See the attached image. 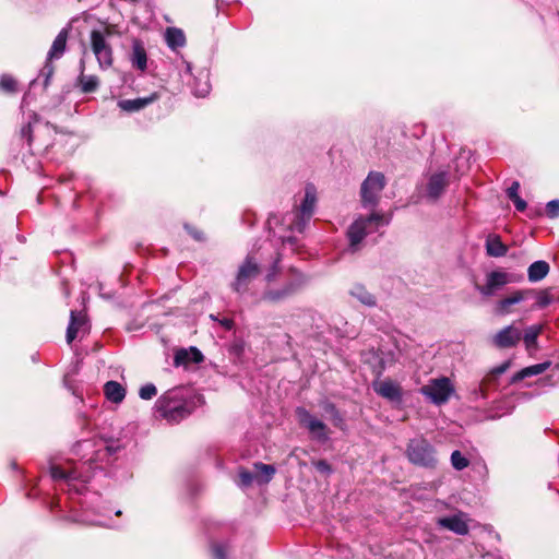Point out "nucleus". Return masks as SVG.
Segmentation results:
<instances>
[{
    "label": "nucleus",
    "instance_id": "5701e85b",
    "mask_svg": "<svg viewBox=\"0 0 559 559\" xmlns=\"http://www.w3.org/2000/svg\"><path fill=\"white\" fill-rule=\"evenodd\" d=\"M203 360L202 353L197 347H190L189 349H180L175 355V365H187L189 362H201Z\"/></svg>",
    "mask_w": 559,
    "mask_h": 559
},
{
    "label": "nucleus",
    "instance_id": "aec40b11",
    "mask_svg": "<svg viewBox=\"0 0 559 559\" xmlns=\"http://www.w3.org/2000/svg\"><path fill=\"white\" fill-rule=\"evenodd\" d=\"M486 253L492 258H501L508 253V247L502 242L501 237L489 234L485 242Z\"/></svg>",
    "mask_w": 559,
    "mask_h": 559
},
{
    "label": "nucleus",
    "instance_id": "4c0bfd02",
    "mask_svg": "<svg viewBox=\"0 0 559 559\" xmlns=\"http://www.w3.org/2000/svg\"><path fill=\"white\" fill-rule=\"evenodd\" d=\"M551 301H552V298L549 295V293L546 290H543L536 295L535 307L538 309H543V308L547 307L548 305H550Z\"/></svg>",
    "mask_w": 559,
    "mask_h": 559
},
{
    "label": "nucleus",
    "instance_id": "ddd939ff",
    "mask_svg": "<svg viewBox=\"0 0 559 559\" xmlns=\"http://www.w3.org/2000/svg\"><path fill=\"white\" fill-rule=\"evenodd\" d=\"M521 338V330L513 324H510L495 334L492 337V344L498 348H510L516 346Z\"/></svg>",
    "mask_w": 559,
    "mask_h": 559
},
{
    "label": "nucleus",
    "instance_id": "dca6fc26",
    "mask_svg": "<svg viewBox=\"0 0 559 559\" xmlns=\"http://www.w3.org/2000/svg\"><path fill=\"white\" fill-rule=\"evenodd\" d=\"M534 295L533 289H519L513 292L511 295L500 299L497 302L496 310L498 314L506 316L511 312V306L518 305L524 300H527Z\"/></svg>",
    "mask_w": 559,
    "mask_h": 559
},
{
    "label": "nucleus",
    "instance_id": "49530a36",
    "mask_svg": "<svg viewBox=\"0 0 559 559\" xmlns=\"http://www.w3.org/2000/svg\"><path fill=\"white\" fill-rule=\"evenodd\" d=\"M511 201L514 203V206L519 212H523L526 209V202L521 197H516Z\"/></svg>",
    "mask_w": 559,
    "mask_h": 559
},
{
    "label": "nucleus",
    "instance_id": "a211bd4d",
    "mask_svg": "<svg viewBox=\"0 0 559 559\" xmlns=\"http://www.w3.org/2000/svg\"><path fill=\"white\" fill-rule=\"evenodd\" d=\"M543 324H533L525 329L522 334L523 343L530 356H533L538 349V336L543 333Z\"/></svg>",
    "mask_w": 559,
    "mask_h": 559
},
{
    "label": "nucleus",
    "instance_id": "2f4dec72",
    "mask_svg": "<svg viewBox=\"0 0 559 559\" xmlns=\"http://www.w3.org/2000/svg\"><path fill=\"white\" fill-rule=\"evenodd\" d=\"M323 411L325 412V414H328L330 416V418L335 427H337L340 429L345 428L344 418L333 403L325 402L323 404Z\"/></svg>",
    "mask_w": 559,
    "mask_h": 559
},
{
    "label": "nucleus",
    "instance_id": "603ef678",
    "mask_svg": "<svg viewBox=\"0 0 559 559\" xmlns=\"http://www.w3.org/2000/svg\"><path fill=\"white\" fill-rule=\"evenodd\" d=\"M283 243H289V245H295L296 243V238L294 237H287V238H283Z\"/></svg>",
    "mask_w": 559,
    "mask_h": 559
},
{
    "label": "nucleus",
    "instance_id": "f704fd0d",
    "mask_svg": "<svg viewBox=\"0 0 559 559\" xmlns=\"http://www.w3.org/2000/svg\"><path fill=\"white\" fill-rule=\"evenodd\" d=\"M451 464L456 471H463L469 465V461L459 450L451 454Z\"/></svg>",
    "mask_w": 559,
    "mask_h": 559
},
{
    "label": "nucleus",
    "instance_id": "6e6552de",
    "mask_svg": "<svg viewBox=\"0 0 559 559\" xmlns=\"http://www.w3.org/2000/svg\"><path fill=\"white\" fill-rule=\"evenodd\" d=\"M455 389L448 377L431 379L423 385L419 392L436 405L447 403Z\"/></svg>",
    "mask_w": 559,
    "mask_h": 559
},
{
    "label": "nucleus",
    "instance_id": "9b49d317",
    "mask_svg": "<svg viewBox=\"0 0 559 559\" xmlns=\"http://www.w3.org/2000/svg\"><path fill=\"white\" fill-rule=\"evenodd\" d=\"M514 282H516V280L512 274L502 270H495L486 275L485 285H477L476 288L484 297H491L503 286Z\"/></svg>",
    "mask_w": 559,
    "mask_h": 559
},
{
    "label": "nucleus",
    "instance_id": "4468645a",
    "mask_svg": "<svg viewBox=\"0 0 559 559\" xmlns=\"http://www.w3.org/2000/svg\"><path fill=\"white\" fill-rule=\"evenodd\" d=\"M468 516L464 512H457L451 516L440 518L437 524L443 528H447L457 535L468 534Z\"/></svg>",
    "mask_w": 559,
    "mask_h": 559
},
{
    "label": "nucleus",
    "instance_id": "9d476101",
    "mask_svg": "<svg viewBox=\"0 0 559 559\" xmlns=\"http://www.w3.org/2000/svg\"><path fill=\"white\" fill-rule=\"evenodd\" d=\"M91 48L102 70L109 69L114 63V52L111 45L102 31L93 29L91 32Z\"/></svg>",
    "mask_w": 559,
    "mask_h": 559
},
{
    "label": "nucleus",
    "instance_id": "39448f33",
    "mask_svg": "<svg viewBox=\"0 0 559 559\" xmlns=\"http://www.w3.org/2000/svg\"><path fill=\"white\" fill-rule=\"evenodd\" d=\"M406 456L412 464L425 468H433L438 462L433 445L425 438L409 440Z\"/></svg>",
    "mask_w": 559,
    "mask_h": 559
},
{
    "label": "nucleus",
    "instance_id": "72a5a7b5",
    "mask_svg": "<svg viewBox=\"0 0 559 559\" xmlns=\"http://www.w3.org/2000/svg\"><path fill=\"white\" fill-rule=\"evenodd\" d=\"M281 254L277 253L276 254V258L274 259L273 263L271 264V266L266 270V273H265V281L266 283L271 284L272 282H274L277 277V275L281 273Z\"/></svg>",
    "mask_w": 559,
    "mask_h": 559
},
{
    "label": "nucleus",
    "instance_id": "5fc2aeb1",
    "mask_svg": "<svg viewBox=\"0 0 559 559\" xmlns=\"http://www.w3.org/2000/svg\"><path fill=\"white\" fill-rule=\"evenodd\" d=\"M210 317L212 320H216V316L211 314Z\"/></svg>",
    "mask_w": 559,
    "mask_h": 559
},
{
    "label": "nucleus",
    "instance_id": "7ed1b4c3",
    "mask_svg": "<svg viewBox=\"0 0 559 559\" xmlns=\"http://www.w3.org/2000/svg\"><path fill=\"white\" fill-rule=\"evenodd\" d=\"M317 204V189L313 185H307L305 197L298 209L287 215L284 221L293 231L302 233L309 224Z\"/></svg>",
    "mask_w": 559,
    "mask_h": 559
},
{
    "label": "nucleus",
    "instance_id": "cd10ccee",
    "mask_svg": "<svg viewBox=\"0 0 559 559\" xmlns=\"http://www.w3.org/2000/svg\"><path fill=\"white\" fill-rule=\"evenodd\" d=\"M84 68H85L84 60H81V62H80L81 73L79 76L81 90L83 93H92L97 90V87L99 85V80L96 75H85Z\"/></svg>",
    "mask_w": 559,
    "mask_h": 559
},
{
    "label": "nucleus",
    "instance_id": "bb28decb",
    "mask_svg": "<svg viewBox=\"0 0 559 559\" xmlns=\"http://www.w3.org/2000/svg\"><path fill=\"white\" fill-rule=\"evenodd\" d=\"M165 40L171 49H177L186 45V36L183 32L177 27H168L166 29Z\"/></svg>",
    "mask_w": 559,
    "mask_h": 559
},
{
    "label": "nucleus",
    "instance_id": "37998d69",
    "mask_svg": "<svg viewBox=\"0 0 559 559\" xmlns=\"http://www.w3.org/2000/svg\"><path fill=\"white\" fill-rule=\"evenodd\" d=\"M41 74L46 76L45 85H47L50 76L53 74V66L51 64V61H48V60L46 61V63L41 70Z\"/></svg>",
    "mask_w": 559,
    "mask_h": 559
},
{
    "label": "nucleus",
    "instance_id": "f03ea898",
    "mask_svg": "<svg viewBox=\"0 0 559 559\" xmlns=\"http://www.w3.org/2000/svg\"><path fill=\"white\" fill-rule=\"evenodd\" d=\"M155 408L163 418L178 423L193 412L194 405L183 397L181 390L174 389L158 397Z\"/></svg>",
    "mask_w": 559,
    "mask_h": 559
},
{
    "label": "nucleus",
    "instance_id": "c85d7f7f",
    "mask_svg": "<svg viewBox=\"0 0 559 559\" xmlns=\"http://www.w3.org/2000/svg\"><path fill=\"white\" fill-rule=\"evenodd\" d=\"M211 91L207 73H200V76L194 78L192 92L197 97H205Z\"/></svg>",
    "mask_w": 559,
    "mask_h": 559
},
{
    "label": "nucleus",
    "instance_id": "423d86ee",
    "mask_svg": "<svg viewBox=\"0 0 559 559\" xmlns=\"http://www.w3.org/2000/svg\"><path fill=\"white\" fill-rule=\"evenodd\" d=\"M260 273V264L252 255H247L246 259L239 264L235 278L230 283L233 292L239 296L245 295L249 285L257 278Z\"/></svg>",
    "mask_w": 559,
    "mask_h": 559
},
{
    "label": "nucleus",
    "instance_id": "c9c22d12",
    "mask_svg": "<svg viewBox=\"0 0 559 559\" xmlns=\"http://www.w3.org/2000/svg\"><path fill=\"white\" fill-rule=\"evenodd\" d=\"M239 485L241 487H248L250 486L253 481H257L258 483V476H255L254 473L252 472H249V471H246V469H241L239 472Z\"/></svg>",
    "mask_w": 559,
    "mask_h": 559
},
{
    "label": "nucleus",
    "instance_id": "a19ab883",
    "mask_svg": "<svg viewBox=\"0 0 559 559\" xmlns=\"http://www.w3.org/2000/svg\"><path fill=\"white\" fill-rule=\"evenodd\" d=\"M32 131V122H28L21 128V138L26 140L28 146H32L33 144Z\"/></svg>",
    "mask_w": 559,
    "mask_h": 559
},
{
    "label": "nucleus",
    "instance_id": "a878e982",
    "mask_svg": "<svg viewBox=\"0 0 559 559\" xmlns=\"http://www.w3.org/2000/svg\"><path fill=\"white\" fill-rule=\"evenodd\" d=\"M549 264L546 261L538 260L533 262L527 269V277L531 283L542 281L549 273Z\"/></svg>",
    "mask_w": 559,
    "mask_h": 559
},
{
    "label": "nucleus",
    "instance_id": "412c9836",
    "mask_svg": "<svg viewBox=\"0 0 559 559\" xmlns=\"http://www.w3.org/2000/svg\"><path fill=\"white\" fill-rule=\"evenodd\" d=\"M551 362L549 360L547 361H544V362H540V364H536V365H532V366H528V367H525L523 369H521L520 371H518L516 373H514L511 378V383H516V382H520L526 378H530V377H534V376H538V374H542L544 373L549 367H550Z\"/></svg>",
    "mask_w": 559,
    "mask_h": 559
},
{
    "label": "nucleus",
    "instance_id": "a18cd8bd",
    "mask_svg": "<svg viewBox=\"0 0 559 559\" xmlns=\"http://www.w3.org/2000/svg\"><path fill=\"white\" fill-rule=\"evenodd\" d=\"M75 521H79V522H83V523H86V524H91V525H102V526H107L108 523H106L105 521L103 520H98V519H75Z\"/></svg>",
    "mask_w": 559,
    "mask_h": 559
},
{
    "label": "nucleus",
    "instance_id": "393cba45",
    "mask_svg": "<svg viewBox=\"0 0 559 559\" xmlns=\"http://www.w3.org/2000/svg\"><path fill=\"white\" fill-rule=\"evenodd\" d=\"M155 99V95L135 99H123L118 103V106L123 111L133 112L143 109L144 107L153 103Z\"/></svg>",
    "mask_w": 559,
    "mask_h": 559
},
{
    "label": "nucleus",
    "instance_id": "6ab92c4d",
    "mask_svg": "<svg viewBox=\"0 0 559 559\" xmlns=\"http://www.w3.org/2000/svg\"><path fill=\"white\" fill-rule=\"evenodd\" d=\"M70 27L62 28L56 36L52 45L47 53L48 61L60 59L67 49V41L69 38Z\"/></svg>",
    "mask_w": 559,
    "mask_h": 559
},
{
    "label": "nucleus",
    "instance_id": "09e8293b",
    "mask_svg": "<svg viewBox=\"0 0 559 559\" xmlns=\"http://www.w3.org/2000/svg\"><path fill=\"white\" fill-rule=\"evenodd\" d=\"M509 367H510V362L506 361V362L501 364L500 366L495 367L491 372L495 376L502 374L503 372H506L508 370Z\"/></svg>",
    "mask_w": 559,
    "mask_h": 559
},
{
    "label": "nucleus",
    "instance_id": "7c9ffc66",
    "mask_svg": "<svg viewBox=\"0 0 559 559\" xmlns=\"http://www.w3.org/2000/svg\"><path fill=\"white\" fill-rule=\"evenodd\" d=\"M352 296L357 298L361 304L373 307L376 306V298L373 295H371L369 292L366 290V288L361 285H356L352 292Z\"/></svg>",
    "mask_w": 559,
    "mask_h": 559
},
{
    "label": "nucleus",
    "instance_id": "79ce46f5",
    "mask_svg": "<svg viewBox=\"0 0 559 559\" xmlns=\"http://www.w3.org/2000/svg\"><path fill=\"white\" fill-rule=\"evenodd\" d=\"M214 559H226V546L223 544H214L212 546Z\"/></svg>",
    "mask_w": 559,
    "mask_h": 559
},
{
    "label": "nucleus",
    "instance_id": "2eb2a0df",
    "mask_svg": "<svg viewBox=\"0 0 559 559\" xmlns=\"http://www.w3.org/2000/svg\"><path fill=\"white\" fill-rule=\"evenodd\" d=\"M449 186V173L448 171H438L432 174L427 182L426 192L427 197L436 201L441 194L444 192L445 188Z\"/></svg>",
    "mask_w": 559,
    "mask_h": 559
},
{
    "label": "nucleus",
    "instance_id": "f257e3e1",
    "mask_svg": "<svg viewBox=\"0 0 559 559\" xmlns=\"http://www.w3.org/2000/svg\"><path fill=\"white\" fill-rule=\"evenodd\" d=\"M119 450L120 444L107 443L102 439L79 441L73 447V453L80 459V464L70 468L51 464L49 468L50 476L53 480H64L69 490L81 493L93 472L102 467L98 464L107 461Z\"/></svg>",
    "mask_w": 559,
    "mask_h": 559
},
{
    "label": "nucleus",
    "instance_id": "0eeeda50",
    "mask_svg": "<svg viewBox=\"0 0 559 559\" xmlns=\"http://www.w3.org/2000/svg\"><path fill=\"white\" fill-rule=\"evenodd\" d=\"M289 280L281 288H269L263 292L262 299L280 302L296 294L307 283V277L296 269H289Z\"/></svg>",
    "mask_w": 559,
    "mask_h": 559
},
{
    "label": "nucleus",
    "instance_id": "8fccbe9b",
    "mask_svg": "<svg viewBox=\"0 0 559 559\" xmlns=\"http://www.w3.org/2000/svg\"><path fill=\"white\" fill-rule=\"evenodd\" d=\"M219 323L226 329V330H230L233 329L234 326V321L231 319H228V318H224L223 320L219 321Z\"/></svg>",
    "mask_w": 559,
    "mask_h": 559
},
{
    "label": "nucleus",
    "instance_id": "3c124183",
    "mask_svg": "<svg viewBox=\"0 0 559 559\" xmlns=\"http://www.w3.org/2000/svg\"><path fill=\"white\" fill-rule=\"evenodd\" d=\"M189 234L197 240H202L203 236L202 233L195 231V230H189Z\"/></svg>",
    "mask_w": 559,
    "mask_h": 559
},
{
    "label": "nucleus",
    "instance_id": "473e14b6",
    "mask_svg": "<svg viewBox=\"0 0 559 559\" xmlns=\"http://www.w3.org/2000/svg\"><path fill=\"white\" fill-rule=\"evenodd\" d=\"M146 52L142 46L139 44H135L133 46V53H132V63L140 70L146 69Z\"/></svg>",
    "mask_w": 559,
    "mask_h": 559
},
{
    "label": "nucleus",
    "instance_id": "58836bf2",
    "mask_svg": "<svg viewBox=\"0 0 559 559\" xmlns=\"http://www.w3.org/2000/svg\"><path fill=\"white\" fill-rule=\"evenodd\" d=\"M16 86L15 80L10 75H2L0 79V88L7 92H14Z\"/></svg>",
    "mask_w": 559,
    "mask_h": 559
},
{
    "label": "nucleus",
    "instance_id": "864d4df0",
    "mask_svg": "<svg viewBox=\"0 0 559 559\" xmlns=\"http://www.w3.org/2000/svg\"><path fill=\"white\" fill-rule=\"evenodd\" d=\"M187 71L190 72L191 71V66L189 63H187Z\"/></svg>",
    "mask_w": 559,
    "mask_h": 559
},
{
    "label": "nucleus",
    "instance_id": "c756f323",
    "mask_svg": "<svg viewBox=\"0 0 559 559\" xmlns=\"http://www.w3.org/2000/svg\"><path fill=\"white\" fill-rule=\"evenodd\" d=\"M276 469L273 465L255 463L254 474L258 476L259 484H267L274 476Z\"/></svg>",
    "mask_w": 559,
    "mask_h": 559
},
{
    "label": "nucleus",
    "instance_id": "b1692460",
    "mask_svg": "<svg viewBox=\"0 0 559 559\" xmlns=\"http://www.w3.org/2000/svg\"><path fill=\"white\" fill-rule=\"evenodd\" d=\"M104 393L106 399L115 404L121 403L126 397V389L117 381L106 382Z\"/></svg>",
    "mask_w": 559,
    "mask_h": 559
},
{
    "label": "nucleus",
    "instance_id": "20e7f679",
    "mask_svg": "<svg viewBox=\"0 0 559 559\" xmlns=\"http://www.w3.org/2000/svg\"><path fill=\"white\" fill-rule=\"evenodd\" d=\"M389 224L383 215L372 213L367 217H359L347 229L349 248L356 251L364 238L372 233L378 231L380 226Z\"/></svg>",
    "mask_w": 559,
    "mask_h": 559
},
{
    "label": "nucleus",
    "instance_id": "f8f14e48",
    "mask_svg": "<svg viewBox=\"0 0 559 559\" xmlns=\"http://www.w3.org/2000/svg\"><path fill=\"white\" fill-rule=\"evenodd\" d=\"M296 414L299 424L306 427L314 439L321 442H325L329 439L326 425L322 420L316 418L302 407H298Z\"/></svg>",
    "mask_w": 559,
    "mask_h": 559
},
{
    "label": "nucleus",
    "instance_id": "de8ad7c7",
    "mask_svg": "<svg viewBox=\"0 0 559 559\" xmlns=\"http://www.w3.org/2000/svg\"><path fill=\"white\" fill-rule=\"evenodd\" d=\"M316 467H317L318 471H320L322 473H330L331 472L330 464L326 461H324V460L318 461L316 463Z\"/></svg>",
    "mask_w": 559,
    "mask_h": 559
},
{
    "label": "nucleus",
    "instance_id": "1a4fd4ad",
    "mask_svg": "<svg viewBox=\"0 0 559 559\" xmlns=\"http://www.w3.org/2000/svg\"><path fill=\"white\" fill-rule=\"evenodd\" d=\"M386 185L385 176L380 171H370L360 188L361 202L365 207H376L381 191Z\"/></svg>",
    "mask_w": 559,
    "mask_h": 559
},
{
    "label": "nucleus",
    "instance_id": "f3484780",
    "mask_svg": "<svg viewBox=\"0 0 559 559\" xmlns=\"http://www.w3.org/2000/svg\"><path fill=\"white\" fill-rule=\"evenodd\" d=\"M372 388L378 395L389 401L399 402L402 400V389L400 384L390 379L374 381Z\"/></svg>",
    "mask_w": 559,
    "mask_h": 559
},
{
    "label": "nucleus",
    "instance_id": "6e6d98bb",
    "mask_svg": "<svg viewBox=\"0 0 559 559\" xmlns=\"http://www.w3.org/2000/svg\"><path fill=\"white\" fill-rule=\"evenodd\" d=\"M120 514H121V511H120V510H118V511L116 512V515H120Z\"/></svg>",
    "mask_w": 559,
    "mask_h": 559
},
{
    "label": "nucleus",
    "instance_id": "ea45409f",
    "mask_svg": "<svg viewBox=\"0 0 559 559\" xmlns=\"http://www.w3.org/2000/svg\"><path fill=\"white\" fill-rule=\"evenodd\" d=\"M546 214L549 218L559 217V200H551L546 204Z\"/></svg>",
    "mask_w": 559,
    "mask_h": 559
},
{
    "label": "nucleus",
    "instance_id": "4be33fe9",
    "mask_svg": "<svg viewBox=\"0 0 559 559\" xmlns=\"http://www.w3.org/2000/svg\"><path fill=\"white\" fill-rule=\"evenodd\" d=\"M86 325L85 317L82 313L76 311H71L70 313V322L67 329V343L71 344L74 338L78 336V333L81 329H84Z\"/></svg>",
    "mask_w": 559,
    "mask_h": 559
},
{
    "label": "nucleus",
    "instance_id": "c03bdc74",
    "mask_svg": "<svg viewBox=\"0 0 559 559\" xmlns=\"http://www.w3.org/2000/svg\"><path fill=\"white\" fill-rule=\"evenodd\" d=\"M519 189H520V183L518 181H514L511 187L508 188L507 190V194L509 197L510 200L516 198V197H520L519 195Z\"/></svg>",
    "mask_w": 559,
    "mask_h": 559
},
{
    "label": "nucleus",
    "instance_id": "e433bc0d",
    "mask_svg": "<svg viewBox=\"0 0 559 559\" xmlns=\"http://www.w3.org/2000/svg\"><path fill=\"white\" fill-rule=\"evenodd\" d=\"M157 394V389L153 383L141 386L139 395L142 400H152Z\"/></svg>",
    "mask_w": 559,
    "mask_h": 559
}]
</instances>
